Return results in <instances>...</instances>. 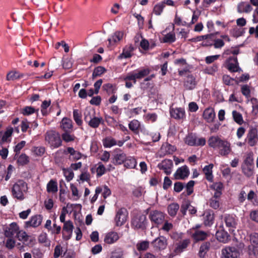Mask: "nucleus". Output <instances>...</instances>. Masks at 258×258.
<instances>
[{
	"label": "nucleus",
	"mask_w": 258,
	"mask_h": 258,
	"mask_svg": "<svg viewBox=\"0 0 258 258\" xmlns=\"http://www.w3.org/2000/svg\"><path fill=\"white\" fill-rule=\"evenodd\" d=\"M45 141L51 149L57 148L62 144L59 134L53 130L48 131L46 132Z\"/></svg>",
	"instance_id": "2"
},
{
	"label": "nucleus",
	"mask_w": 258,
	"mask_h": 258,
	"mask_svg": "<svg viewBox=\"0 0 258 258\" xmlns=\"http://www.w3.org/2000/svg\"><path fill=\"white\" fill-rule=\"evenodd\" d=\"M19 229V226L16 223H12L5 227L4 229L5 235L6 237H12L15 234H17Z\"/></svg>",
	"instance_id": "14"
},
{
	"label": "nucleus",
	"mask_w": 258,
	"mask_h": 258,
	"mask_svg": "<svg viewBox=\"0 0 258 258\" xmlns=\"http://www.w3.org/2000/svg\"><path fill=\"white\" fill-rule=\"evenodd\" d=\"M106 72V69L101 66H99L95 68L92 74V77L95 78L97 77L100 76Z\"/></svg>",
	"instance_id": "52"
},
{
	"label": "nucleus",
	"mask_w": 258,
	"mask_h": 258,
	"mask_svg": "<svg viewBox=\"0 0 258 258\" xmlns=\"http://www.w3.org/2000/svg\"><path fill=\"white\" fill-rule=\"evenodd\" d=\"M133 50V47H129L128 48H124L123 50V52L121 54L122 58H129L132 56V51Z\"/></svg>",
	"instance_id": "61"
},
{
	"label": "nucleus",
	"mask_w": 258,
	"mask_h": 258,
	"mask_svg": "<svg viewBox=\"0 0 258 258\" xmlns=\"http://www.w3.org/2000/svg\"><path fill=\"white\" fill-rule=\"evenodd\" d=\"M28 186L26 182L23 180H18L12 186L11 189L12 195L13 198L19 201L25 199V194L27 192Z\"/></svg>",
	"instance_id": "1"
},
{
	"label": "nucleus",
	"mask_w": 258,
	"mask_h": 258,
	"mask_svg": "<svg viewBox=\"0 0 258 258\" xmlns=\"http://www.w3.org/2000/svg\"><path fill=\"white\" fill-rule=\"evenodd\" d=\"M14 132V129L11 126L7 128L6 131L2 136V142H8L11 141V137Z\"/></svg>",
	"instance_id": "35"
},
{
	"label": "nucleus",
	"mask_w": 258,
	"mask_h": 258,
	"mask_svg": "<svg viewBox=\"0 0 258 258\" xmlns=\"http://www.w3.org/2000/svg\"><path fill=\"white\" fill-rule=\"evenodd\" d=\"M252 8L250 4L246 2H241L237 6V11L239 13H249Z\"/></svg>",
	"instance_id": "29"
},
{
	"label": "nucleus",
	"mask_w": 258,
	"mask_h": 258,
	"mask_svg": "<svg viewBox=\"0 0 258 258\" xmlns=\"http://www.w3.org/2000/svg\"><path fill=\"white\" fill-rule=\"evenodd\" d=\"M29 162V158L25 154L20 155L17 160L19 164L24 165L27 164Z\"/></svg>",
	"instance_id": "54"
},
{
	"label": "nucleus",
	"mask_w": 258,
	"mask_h": 258,
	"mask_svg": "<svg viewBox=\"0 0 258 258\" xmlns=\"http://www.w3.org/2000/svg\"><path fill=\"white\" fill-rule=\"evenodd\" d=\"M45 151V149L43 147H34L32 148V152L37 156H42Z\"/></svg>",
	"instance_id": "58"
},
{
	"label": "nucleus",
	"mask_w": 258,
	"mask_h": 258,
	"mask_svg": "<svg viewBox=\"0 0 258 258\" xmlns=\"http://www.w3.org/2000/svg\"><path fill=\"white\" fill-rule=\"evenodd\" d=\"M197 138L196 135L192 134H188L184 139L185 143L190 146H195Z\"/></svg>",
	"instance_id": "40"
},
{
	"label": "nucleus",
	"mask_w": 258,
	"mask_h": 258,
	"mask_svg": "<svg viewBox=\"0 0 258 258\" xmlns=\"http://www.w3.org/2000/svg\"><path fill=\"white\" fill-rule=\"evenodd\" d=\"M66 152L70 154V158L75 160H79L82 157V154L80 152L75 150L73 147L67 148Z\"/></svg>",
	"instance_id": "33"
},
{
	"label": "nucleus",
	"mask_w": 258,
	"mask_h": 258,
	"mask_svg": "<svg viewBox=\"0 0 258 258\" xmlns=\"http://www.w3.org/2000/svg\"><path fill=\"white\" fill-rule=\"evenodd\" d=\"M190 243V240L189 239H185L183 240L180 241L177 244L175 249V252L176 253H179L182 252Z\"/></svg>",
	"instance_id": "27"
},
{
	"label": "nucleus",
	"mask_w": 258,
	"mask_h": 258,
	"mask_svg": "<svg viewBox=\"0 0 258 258\" xmlns=\"http://www.w3.org/2000/svg\"><path fill=\"white\" fill-rule=\"evenodd\" d=\"M173 166V162L170 159H165L157 165L158 168L163 170L167 175H170L171 173Z\"/></svg>",
	"instance_id": "9"
},
{
	"label": "nucleus",
	"mask_w": 258,
	"mask_h": 258,
	"mask_svg": "<svg viewBox=\"0 0 258 258\" xmlns=\"http://www.w3.org/2000/svg\"><path fill=\"white\" fill-rule=\"evenodd\" d=\"M250 241L251 245L258 247V233L251 234L250 236Z\"/></svg>",
	"instance_id": "63"
},
{
	"label": "nucleus",
	"mask_w": 258,
	"mask_h": 258,
	"mask_svg": "<svg viewBox=\"0 0 258 258\" xmlns=\"http://www.w3.org/2000/svg\"><path fill=\"white\" fill-rule=\"evenodd\" d=\"M218 149H219V154L223 156H227L231 151L230 143L225 140L221 142Z\"/></svg>",
	"instance_id": "15"
},
{
	"label": "nucleus",
	"mask_w": 258,
	"mask_h": 258,
	"mask_svg": "<svg viewBox=\"0 0 258 258\" xmlns=\"http://www.w3.org/2000/svg\"><path fill=\"white\" fill-rule=\"evenodd\" d=\"M146 217L141 215L134 218L132 221V226L135 229H144L146 226Z\"/></svg>",
	"instance_id": "11"
},
{
	"label": "nucleus",
	"mask_w": 258,
	"mask_h": 258,
	"mask_svg": "<svg viewBox=\"0 0 258 258\" xmlns=\"http://www.w3.org/2000/svg\"><path fill=\"white\" fill-rule=\"evenodd\" d=\"M213 36V34H207V35H205L198 36L196 37L191 38V39H189L188 40L191 42H196L202 41L204 40L207 39L208 41H209V39H211Z\"/></svg>",
	"instance_id": "47"
},
{
	"label": "nucleus",
	"mask_w": 258,
	"mask_h": 258,
	"mask_svg": "<svg viewBox=\"0 0 258 258\" xmlns=\"http://www.w3.org/2000/svg\"><path fill=\"white\" fill-rule=\"evenodd\" d=\"M102 88L103 90H105L109 94H111L115 92V89L111 84H105L103 85Z\"/></svg>",
	"instance_id": "62"
},
{
	"label": "nucleus",
	"mask_w": 258,
	"mask_h": 258,
	"mask_svg": "<svg viewBox=\"0 0 258 258\" xmlns=\"http://www.w3.org/2000/svg\"><path fill=\"white\" fill-rule=\"evenodd\" d=\"M16 236L20 241H22L24 243L27 242L28 240L29 237L25 231L19 230H18Z\"/></svg>",
	"instance_id": "51"
},
{
	"label": "nucleus",
	"mask_w": 258,
	"mask_h": 258,
	"mask_svg": "<svg viewBox=\"0 0 258 258\" xmlns=\"http://www.w3.org/2000/svg\"><path fill=\"white\" fill-rule=\"evenodd\" d=\"M240 252L234 246H226L221 251V258H239Z\"/></svg>",
	"instance_id": "4"
},
{
	"label": "nucleus",
	"mask_w": 258,
	"mask_h": 258,
	"mask_svg": "<svg viewBox=\"0 0 258 258\" xmlns=\"http://www.w3.org/2000/svg\"><path fill=\"white\" fill-rule=\"evenodd\" d=\"M203 116L207 122H213L216 116L214 109L211 107L206 108L203 112Z\"/></svg>",
	"instance_id": "16"
},
{
	"label": "nucleus",
	"mask_w": 258,
	"mask_h": 258,
	"mask_svg": "<svg viewBox=\"0 0 258 258\" xmlns=\"http://www.w3.org/2000/svg\"><path fill=\"white\" fill-rule=\"evenodd\" d=\"M250 103L252 104V111L254 114L258 113V101L255 98H252L250 99Z\"/></svg>",
	"instance_id": "64"
},
{
	"label": "nucleus",
	"mask_w": 258,
	"mask_h": 258,
	"mask_svg": "<svg viewBox=\"0 0 258 258\" xmlns=\"http://www.w3.org/2000/svg\"><path fill=\"white\" fill-rule=\"evenodd\" d=\"M200 227V225H197L190 230L191 236L196 241L204 240L208 236L207 232L198 229Z\"/></svg>",
	"instance_id": "7"
},
{
	"label": "nucleus",
	"mask_w": 258,
	"mask_h": 258,
	"mask_svg": "<svg viewBox=\"0 0 258 258\" xmlns=\"http://www.w3.org/2000/svg\"><path fill=\"white\" fill-rule=\"evenodd\" d=\"M60 126L64 132H69L73 127L72 120L67 117H64L61 121Z\"/></svg>",
	"instance_id": "25"
},
{
	"label": "nucleus",
	"mask_w": 258,
	"mask_h": 258,
	"mask_svg": "<svg viewBox=\"0 0 258 258\" xmlns=\"http://www.w3.org/2000/svg\"><path fill=\"white\" fill-rule=\"evenodd\" d=\"M195 185L194 180L189 181L186 184L185 187L186 191V196H189L193 192V188Z\"/></svg>",
	"instance_id": "57"
},
{
	"label": "nucleus",
	"mask_w": 258,
	"mask_h": 258,
	"mask_svg": "<svg viewBox=\"0 0 258 258\" xmlns=\"http://www.w3.org/2000/svg\"><path fill=\"white\" fill-rule=\"evenodd\" d=\"M63 174L67 181H71L74 177V174L72 169H63Z\"/></svg>",
	"instance_id": "59"
},
{
	"label": "nucleus",
	"mask_w": 258,
	"mask_h": 258,
	"mask_svg": "<svg viewBox=\"0 0 258 258\" xmlns=\"http://www.w3.org/2000/svg\"><path fill=\"white\" fill-rule=\"evenodd\" d=\"M210 247V243L208 242H206L203 243L200 248V250L199 252V255L201 257H204L209 250Z\"/></svg>",
	"instance_id": "48"
},
{
	"label": "nucleus",
	"mask_w": 258,
	"mask_h": 258,
	"mask_svg": "<svg viewBox=\"0 0 258 258\" xmlns=\"http://www.w3.org/2000/svg\"><path fill=\"white\" fill-rule=\"evenodd\" d=\"M103 119L102 117H98L93 116L90 120L87 122L88 125L92 128H97L101 123H103Z\"/></svg>",
	"instance_id": "30"
},
{
	"label": "nucleus",
	"mask_w": 258,
	"mask_h": 258,
	"mask_svg": "<svg viewBox=\"0 0 258 258\" xmlns=\"http://www.w3.org/2000/svg\"><path fill=\"white\" fill-rule=\"evenodd\" d=\"M140 126V122L137 119L132 120L128 124L130 130L135 133H137Z\"/></svg>",
	"instance_id": "44"
},
{
	"label": "nucleus",
	"mask_w": 258,
	"mask_h": 258,
	"mask_svg": "<svg viewBox=\"0 0 258 258\" xmlns=\"http://www.w3.org/2000/svg\"><path fill=\"white\" fill-rule=\"evenodd\" d=\"M137 165V161L136 159L133 157H126L124 163V167L128 169H135Z\"/></svg>",
	"instance_id": "32"
},
{
	"label": "nucleus",
	"mask_w": 258,
	"mask_h": 258,
	"mask_svg": "<svg viewBox=\"0 0 258 258\" xmlns=\"http://www.w3.org/2000/svg\"><path fill=\"white\" fill-rule=\"evenodd\" d=\"M245 142L250 147H253L258 143V130L255 127H250L248 131Z\"/></svg>",
	"instance_id": "3"
},
{
	"label": "nucleus",
	"mask_w": 258,
	"mask_h": 258,
	"mask_svg": "<svg viewBox=\"0 0 258 258\" xmlns=\"http://www.w3.org/2000/svg\"><path fill=\"white\" fill-rule=\"evenodd\" d=\"M222 140H223L218 136H212L209 139L208 143L210 147L214 149H218Z\"/></svg>",
	"instance_id": "26"
},
{
	"label": "nucleus",
	"mask_w": 258,
	"mask_h": 258,
	"mask_svg": "<svg viewBox=\"0 0 258 258\" xmlns=\"http://www.w3.org/2000/svg\"><path fill=\"white\" fill-rule=\"evenodd\" d=\"M123 33L121 31L116 32L111 38L108 39V41L110 45L112 44V42L114 43L119 41L123 37Z\"/></svg>",
	"instance_id": "37"
},
{
	"label": "nucleus",
	"mask_w": 258,
	"mask_h": 258,
	"mask_svg": "<svg viewBox=\"0 0 258 258\" xmlns=\"http://www.w3.org/2000/svg\"><path fill=\"white\" fill-rule=\"evenodd\" d=\"M134 72L136 79H141L150 73V70L149 69H144Z\"/></svg>",
	"instance_id": "49"
},
{
	"label": "nucleus",
	"mask_w": 258,
	"mask_h": 258,
	"mask_svg": "<svg viewBox=\"0 0 258 258\" xmlns=\"http://www.w3.org/2000/svg\"><path fill=\"white\" fill-rule=\"evenodd\" d=\"M232 116L234 120L238 124L241 125L243 123L242 116L239 112L233 110L232 111Z\"/></svg>",
	"instance_id": "50"
},
{
	"label": "nucleus",
	"mask_w": 258,
	"mask_h": 258,
	"mask_svg": "<svg viewBox=\"0 0 258 258\" xmlns=\"http://www.w3.org/2000/svg\"><path fill=\"white\" fill-rule=\"evenodd\" d=\"M38 109H36L32 106H25L21 109V113L25 116L31 115L35 112L38 113Z\"/></svg>",
	"instance_id": "39"
},
{
	"label": "nucleus",
	"mask_w": 258,
	"mask_h": 258,
	"mask_svg": "<svg viewBox=\"0 0 258 258\" xmlns=\"http://www.w3.org/2000/svg\"><path fill=\"white\" fill-rule=\"evenodd\" d=\"M216 237L220 242L226 243L230 240V236L229 234L224 230H221L217 231Z\"/></svg>",
	"instance_id": "21"
},
{
	"label": "nucleus",
	"mask_w": 258,
	"mask_h": 258,
	"mask_svg": "<svg viewBox=\"0 0 258 258\" xmlns=\"http://www.w3.org/2000/svg\"><path fill=\"white\" fill-rule=\"evenodd\" d=\"M171 117L176 119H181L185 117V111L182 108H172L170 110Z\"/></svg>",
	"instance_id": "20"
},
{
	"label": "nucleus",
	"mask_w": 258,
	"mask_h": 258,
	"mask_svg": "<svg viewBox=\"0 0 258 258\" xmlns=\"http://www.w3.org/2000/svg\"><path fill=\"white\" fill-rule=\"evenodd\" d=\"M119 237L116 232H110L107 233L104 238V242L107 244H112L115 242Z\"/></svg>",
	"instance_id": "24"
},
{
	"label": "nucleus",
	"mask_w": 258,
	"mask_h": 258,
	"mask_svg": "<svg viewBox=\"0 0 258 258\" xmlns=\"http://www.w3.org/2000/svg\"><path fill=\"white\" fill-rule=\"evenodd\" d=\"M213 164H210L204 167L203 171L205 175L206 178L210 182L213 181V175L212 174V168Z\"/></svg>",
	"instance_id": "28"
},
{
	"label": "nucleus",
	"mask_w": 258,
	"mask_h": 258,
	"mask_svg": "<svg viewBox=\"0 0 258 258\" xmlns=\"http://www.w3.org/2000/svg\"><path fill=\"white\" fill-rule=\"evenodd\" d=\"M153 244L154 247L157 249H164L167 245L166 239L163 236H160L153 241Z\"/></svg>",
	"instance_id": "22"
},
{
	"label": "nucleus",
	"mask_w": 258,
	"mask_h": 258,
	"mask_svg": "<svg viewBox=\"0 0 258 258\" xmlns=\"http://www.w3.org/2000/svg\"><path fill=\"white\" fill-rule=\"evenodd\" d=\"M23 75L18 72L12 71L9 72L7 75V80L8 81H14L21 78Z\"/></svg>",
	"instance_id": "46"
},
{
	"label": "nucleus",
	"mask_w": 258,
	"mask_h": 258,
	"mask_svg": "<svg viewBox=\"0 0 258 258\" xmlns=\"http://www.w3.org/2000/svg\"><path fill=\"white\" fill-rule=\"evenodd\" d=\"M175 35L174 33H168L163 37L162 42L171 43L175 41Z\"/></svg>",
	"instance_id": "45"
},
{
	"label": "nucleus",
	"mask_w": 258,
	"mask_h": 258,
	"mask_svg": "<svg viewBox=\"0 0 258 258\" xmlns=\"http://www.w3.org/2000/svg\"><path fill=\"white\" fill-rule=\"evenodd\" d=\"M73 228L74 225L71 221L69 220L63 223V226L62 228L63 231H65L69 234L67 239H69L71 238Z\"/></svg>",
	"instance_id": "31"
},
{
	"label": "nucleus",
	"mask_w": 258,
	"mask_h": 258,
	"mask_svg": "<svg viewBox=\"0 0 258 258\" xmlns=\"http://www.w3.org/2000/svg\"><path fill=\"white\" fill-rule=\"evenodd\" d=\"M106 168L102 162H98L96 165V171L97 177H100L105 174Z\"/></svg>",
	"instance_id": "41"
},
{
	"label": "nucleus",
	"mask_w": 258,
	"mask_h": 258,
	"mask_svg": "<svg viewBox=\"0 0 258 258\" xmlns=\"http://www.w3.org/2000/svg\"><path fill=\"white\" fill-rule=\"evenodd\" d=\"M116 144V140L111 137H107L103 140V145L105 148H111Z\"/></svg>",
	"instance_id": "38"
},
{
	"label": "nucleus",
	"mask_w": 258,
	"mask_h": 258,
	"mask_svg": "<svg viewBox=\"0 0 258 258\" xmlns=\"http://www.w3.org/2000/svg\"><path fill=\"white\" fill-rule=\"evenodd\" d=\"M214 36L213 35L211 39H209V40H211L212 42L207 41L205 43L203 44V45L213 46L216 49L221 48L224 46L225 43L223 40L219 38H214Z\"/></svg>",
	"instance_id": "17"
},
{
	"label": "nucleus",
	"mask_w": 258,
	"mask_h": 258,
	"mask_svg": "<svg viewBox=\"0 0 258 258\" xmlns=\"http://www.w3.org/2000/svg\"><path fill=\"white\" fill-rule=\"evenodd\" d=\"M197 84L196 78L192 75H188L184 82V86L187 90L194 89Z\"/></svg>",
	"instance_id": "18"
},
{
	"label": "nucleus",
	"mask_w": 258,
	"mask_h": 258,
	"mask_svg": "<svg viewBox=\"0 0 258 258\" xmlns=\"http://www.w3.org/2000/svg\"><path fill=\"white\" fill-rule=\"evenodd\" d=\"M165 7L164 3H159L156 5L153 9V13L156 15H160Z\"/></svg>",
	"instance_id": "56"
},
{
	"label": "nucleus",
	"mask_w": 258,
	"mask_h": 258,
	"mask_svg": "<svg viewBox=\"0 0 258 258\" xmlns=\"http://www.w3.org/2000/svg\"><path fill=\"white\" fill-rule=\"evenodd\" d=\"M220 198L221 194L219 192H214L209 200L210 206L214 209H218L220 204Z\"/></svg>",
	"instance_id": "19"
},
{
	"label": "nucleus",
	"mask_w": 258,
	"mask_h": 258,
	"mask_svg": "<svg viewBox=\"0 0 258 258\" xmlns=\"http://www.w3.org/2000/svg\"><path fill=\"white\" fill-rule=\"evenodd\" d=\"M42 221V217L40 215H37L32 216L31 219L25 222V227L29 228L30 227H37L39 226Z\"/></svg>",
	"instance_id": "13"
},
{
	"label": "nucleus",
	"mask_w": 258,
	"mask_h": 258,
	"mask_svg": "<svg viewBox=\"0 0 258 258\" xmlns=\"http://www.w3.org/2000/svg\"><path fill=\"white\" fill-rule=\"evenodd\" d=\"M227 69L231 72H237L241 71L238 66V62L236 57H230L226 61Z\"/></svg>",
	"instance_id": "10"
},
{
	"label": "nucleus",
	"mask_w": 258,
	"mask_h": 258,
	"mask_svg": "<svg viewBox=\"0 0 258 258\" xmlns=\"http://www.w3.org/2000/svg\"><path fill=\"white\" fill-rule=\"evenodd\" d=\"M239 53V49L238 47H231L230 49L225 50L224 52V54L225 55H237Z\"/></svg>",
	"instance_id": "60"
},
{
	"label": "nucleus",
	"mask_w": 258,
	"mask_h": 258,
	"mask_svg": "<svg viewBox=\"0 0 258 258\" xmlns=\"http://www.w3.org/2000/svg\"><path fill=\"white\" fill-rule=\"evenodd\" d=\"M175 149H176L174 146L167 144L162 146L161 147V150L164 151L165 154H172L175 151Z\"/></svg>",
	"instance_id": "53"
},
{
	"label": "nucleus",
	"mask_w": 258,
	"mask_h": 258,
	"mask_svg": "<svg viewBox=\"0 0 258 258\" xmlns=\"http://www.w3.org/2000/svg\"><path fill=\"white\" fill-rule=\"evenodd\" d=\"M189 174L188 168L186 166H183L178 168L174 174L175 179H184L187 177Z\"/></svg>",
	"instance_id": "12"
},
{
	"label": "nucleus",
	"mask_w": 258,
	"mask_h": 258,
	"mask_svg": "<svg viewBox=\"0 0 258 258\" xmlns=\"http://www.w3.org/2000/svg\"><path fill=\"white\" fill-rule=\"evenodd\" d=\"M179 208V205L177 203H172L170 204L168 207V214L171 216H174L176 215L177 212Z\"/></svg>",
	"instance_id": "43"
},
{
	"label": "nucleus",
	"mask_w": 258,
	"mask_h": 258,
	"mask_svg": "<svg viewBox=\"0 0 258 258\" xmlns=\"http://www.w3.org/2000/svg\"><path fill=\"white\" fill-rule=\"evenodd\" d=\"M242 170L243 174L247 177H250L254 174V166L242 165Z\"/></svg>",
	"instance_id": "36"
},
{
	"label": "nucleus",
	"mask_w": 258,
	"mask_h": 258,
	"mask_svg": "<svg viewBox=\"0 0 258 258\" xmlns=\"http://www.w3.org/2000/svg\"><path fill=\"white\" fill-rule=\"evenodd\" d=\"M47 191L49 193H55L58 190L57 183L55 180L51 179L47 184Z\"/></svg>",
	"instance_id": "34"
},
{
	"label": "nucleus",
	"mask_w": 258,
	"mask_h": 258,
	"mask_svg": "<svg viewBox=\"0 0 258 258\" xmlns=\"http://www.w3.org/2000/svg\"><path fill=\"white\" fill-rule=\"evenodd\" d=\"M224 221L226 226L229 231L232 232L236 229L238 223V218L236 216L230 214H226L224 216Z\"/></svg>",
	"instance_id": "6"
},
{
	"label": "nucleus",
	"mask_w": 258,
	"mask_h": 258,
	"mask_svg": "<svg viewBox=\"0 0 258 258\" xmlns=\"http://www.w3.org/2000/svg\"><path fill=\"white\" fill-rule=\"evenodd\" d=\"M62 140L66 142H70L74 141L75 139V136L71 134L69 132H64L61 135Z\"/></svg>",
	"instance_id": "55"
},
{
	"label": "nucleus",
	"mask_w": 258,
	"mask_h": 258,
	"mask_svg": "<svg viewBox=\"0 0 258 258\" xmlns=\"http://www.w3.org/2000/svg\"><path fill=\"white\" fill-rule=\"evenodd\" d=\"M73 118L77 125H81L82 124V113L80 110L78 109L73 110Z\"/></svg>",
	"instance_id": "42"
},
{
	"label": "nucleus",
	"mask_w": 258,
	"mask_h": 258,
	"mask_svg": "<svg viewBox=\"0 0 258 258\" xmlns=\"http://www.w3.org/2000/svg\"><path fill=\"white\" fill-rule=\"evenodd\" d=\"M126 154L123 152H119L114 155L112 162L115 165H121L124 163L126 159Z\"/></svg>",
	"instance_id": "23"
},
{
	"label": "nucleus",
	"mask_w": 258,
	"mask_h": 258,
	"mask_svg": "<svg viewBox=\"0 0 258 258\" xmlns=\"http://www.w3.org/2000/svg\"><path fill=\"white\" fill-rule=\"evenodd\" d=\"M127 217V212L124 208L118 210L116 214L115 221L117 226H121L126 221Z\"/></svg>",
	"instance_id": "8"
},
{
	"label": "nucleus",
	"mask_w": 258,
	"mask_h": 258,
	"mask_svg": "<svg viewBox=\"0 0 258 258\" xmlns=\"http://www.w3.org/2000/svg\"><path fill=\"white\" fill-rule=\"evenodd\" d=\"M149 218L152 223L158 226L163 224L165 221V214L161 211L154 210L149 214Z\"/></svg>",
	"instance_id": "5"
}]
</instances>
